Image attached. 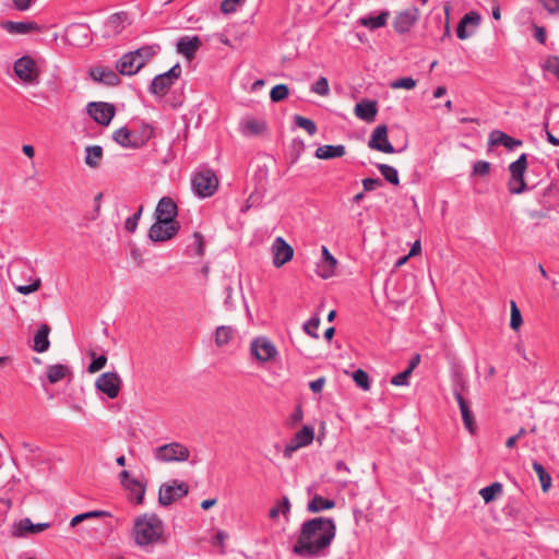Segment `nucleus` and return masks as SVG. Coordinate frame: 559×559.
<instances>
[{
	"mask_svg": "<svg viewBox=\"0 0 559 559\" xmlns=\"http://www.w3.org/2000/svg\"><path fill=\"white\" fill-rule=\"evenodd\" d=\"M336 535V525L332 518H313L305 521L299 530L293 554L301 559H320L330 554V547Z\"/></svg>",
	"mask_w": 559,
	"mask_h": 559,
	"instance_id": "1",
	"label": "nucleus"
},
{
	"mask_svg": "<svg viewBox=\"0 0 559 559\" xmlns=\"http://www.w3.org/2000/svg\"><path fill=\"white\" fill-rule=\"evenodd\" d=\"M164 523L154 513L139 515L134 520L132 536L134 543L145 552H152L157 544H164Z\"/></svg>",
	"mask_w": 559,
	"mask_h": 559,
	"instance_id": "2",
	"label": "nucleus"
},
{
	"mask_svg": "<svg viewBox=\"0 0 559 559\" xmlns=\"http://www.w3.org/2000/svg\"><path fill=\"white\" fill-rule=\"evenodd\" d=\"M191 187L199 198H210L218 188V179L212 169H202L192 175Z\"/></svg>",
	"mask_w": 559,
	"mask_h": 559,
	"instance_id": "3",
	"label": "nucleus"
},
{
	"mask_svg": "<svg viewBox=\"0 0 559 559\" xmlns=\"http://www.w3.org/2000/svg\"><path fill=\"white\" fill-rule=\"evenodd\" d=\"M181 66L177 62L168 71L157 74L148 86V92L157 98H163L168 94L181 75Z\"/></svg>",
	"mask_w": 559,
	"mask_h": 559,
	"instance_id": "4",
	"label": "nucleus"
},
{
	"mask_svg": "<svg viewBox=\"0 0 559 559\" xmlns=\"http://www.w3.org/2000/svg\"><path fill=\"white\" fill-rule=\"evenodd\" d=\"M189 492V486L185 481L173 479L169 483H165L159 487L158 502L160 506L167 507L178 499L187 496Z\"/></svg>",
	"mask_w": 559,
	"mask_h": 559,
	"instance_id": "5",
	"label": "nucleus"
},
{
	"mask_svg": "<svg viewBox=\"0 0 559 559\" xmlns=\"http://www.w3.org/2000/svg\"><path fill=\"white\" fill-rule=\"evenodd\" d=\"M189 449L179 443L171 442L156 448L155 459L158 462L170 463V462H185L189 459Z\"/></svg>",
	"mask_w": 559,
	"mask_h": 559,
	"instance_id": "6",
	"label": "nucleus"
},
{
	"mask_svg": "<svg viewBox=\"0 0 559 559\" xmlns=\"http://www.w3.org/2000/svg\"><path fill=\"white\" fill-rule=\"evenodd\" d=\"M15 75L23 82L36 85L39 83V71L36 61L29 56L19 58L13 66Z\"/></svg>",
	"mask_w": 559,
	"mask_h": 559,
	"instance_id": "7",
	"label": "nucleus"
},
{
	"mask_svg": "<svg viewBox=\"0 0 559 559\" xmlns=\"http://www.w3.org/2000/svg\"><path fill=\"white\" fill-rule=\"evenodd\" d=\"M179 229V223L155 219L148 229L147 237L153 242H164L173 239L178 234Z\"/></svg>",
	"mask_w": 559,
	"mask_h": 559,
	"instance_id": "8",
	"label": "nucleus"
},
{
	"mask_svg": "<svg viewBox=\"0 0 559 559\" xmlns=\"http://www.w3.org/2000/svg\"><path fill=\"white\" fill-rule=\"evenodd\" d=\"M250 353L260 362H267L278 354L275 345L266 336L253 338L250 344Z\"/></svg>",
	"mask_w": 559,
	"mask_h": 559,
	"instance_id": "9",
	"label": "nucleus"
},
{
	"mask_svg": "<svg viewBox=\"0 0 559 559\" xmlns=\"http://www.w3.org/2000/svg\"><path fill=\"white\" fill-rule=\"evenodd\" d=\"M122 380L115 371H108L100 374L96 382L95 388L107 395V397L116 399L121 390Z\"/></svg>",
	"mask_w": 559,
	"mask_h": 559,
	"instance_id": "10",
	"label": "nucleus"
},
{
	"mask_svg": "<svg viewBox=\"0 0 559 559\" xmlns=\"http://www.w3.org/2000/svg\"><path fill=\"white\" fill-rule=\"evenodd\" d=\"M91 118L102 126H108L115 116V107L109 103L91 102L86 106Z\"/></svg>",
	"mask_w": 559,
	"mask_h": 559,
	"instance_id": "11",
	"label": "nucleus"
},
{
	"mask_svg": "<svg viewBox=\"0 0 559 559\" xmlns=\"http://www.w3.org/2000/svg\"><path fill=\"white\" fill-rule=\"evenodd\" d=\"M67 40L78 47H84L93 40L91 28L84 23H73L66 29Z\"/></svg>",
	"mask_w": 559,
	"mask_h": 559,
	"instance_id": "12",
	"label": "nucleus"
},
{
	"mask_svg": "<svg viewBox=\"0 0 559 559\" xmlns=\"http://www.w3.org/2000/svg\"><path fill=\"white\" fill-rule=\"evenodd\" d=\"M368 146L371 150L386 154H393L396 152L388 139V127L385 124H380L372 131L368 141Z\"/></svg>",
	"mask_w": 559,
	"mask_h": 559,
	"instance_id": "13",
	"label": "nucleus"
},
{
	"mask_svg": "<svg viewBox=\"0 0 559 559\" xmlns=\"http://www.w3.org/2000/svg\"><path fill=\"white\" fill-rule=\"evenodd\" d=\"M273 265L281 267L289 262L294 257L293 247L283 238L276 237L271 246Z\"/></svg>",
	"mask_w": 559,
	"mask_h": 559,
	"instance_id": "14",
	"label": "nucleus"
},
{
	"mask_svg": "<svg viewBox=\"0 0 559 559\" xmlns=\"http://www.w3.org/2000/svg\"><path fill=\"white\" fill-rule=\"evenodd\" d=\"M419 19V11L412 7L396 14L393 21V28L399 34H405L411 31Z\"/></svg>",
	"mask_w": 559,
	"mask_h": 559,
	"instance_id": "15",
	"label": "nucleus"
},
{
	"mask_svg": "<svg viewBox=\"0 0 559 559\" xmlns=\"http://www.w3.org/2000/svg\"><path fill=\"white\" fill-rule=\"evenodd\" d=\"M155 219L166 221L168 223H179L177 221L178 216V206L177 203L170 197H163L158 201L155 213Z\"/></svg>",
	"mask_w": 559,
	"mask_h": 559,
	"instance_id": "16",
	"label": "nucleus"
},
{
	"mask_svg": "<svg viewBox=\"0 0 559 559\" xmlns=\"http://www.w3.org/2000/svg\"><path fill=\"white\" fill-rule=\"evenodd\" d=\"M321 259L317 263V275L321 278H330L335 274V269L337 265V260L332 255L326 246H322L321 248Z\"/></svg>",
	"mask_w": 559,
	"mask_h": 559,
	"instance_id": "17",
	"label": "nucleus"
},
{
	"mask_svg": "<svg viewBox=\"0 0 559 559\" xmlns=\"http://www.w3.org/2000/svg\"><path fill=\"white\" fill-rule=\"evenodd\" d=\"M143 68V60L138 59L132 51L124 53L116 62L117 71L122 75H134Z\"/></svg>",
	"mask_w": 559,
	"mask_h": 559,
	"instance_id": "18",
	"label": "nucleus"
},
{
	"mask_svg": "<svg viewBox=\"0 0 559 559\" xmlns=\"http://www.w3.org/2000/svg\"><path fill=\"white\" fill-rule=\"evenodd\" d=\"M201 45L202 41L198 36H181L177 39L176 49L178 53L191 60L194 58Z\"/></svg>",
	"mask_w": 559,
	"mask_h": 559,
	"instance_id": "19",
	"label": "nucleus"
},
{
	"mask_svg": "<svg viewBox=\"0 0 559 559\" xmlns=\"http://www.w3.org/2000/svg\"><path fill=\"white\" fill-rule=\"evenodd\" d=\"M49 527L50 523L48 522L34 524L28 518H25L13 525V535L23 537L27 534H38Z\"/></svg>",
	"mask_w": 559,
	"mask_h": 559,
	"instance_id": "20",
	"label": "nucleus"
},
{
	"mask_svg": "<svg viewBox=\"0 0 559 559\" xmlns=\"http://www.w3.org/2000/svg\"><path fill=\"white\" fill-rule=\"evenodd\" d=\"M523 144L522 140L514 139L500 130H493L489 133L488 145L498 146L502 145L509 151H513Z\"/></svg>",
	"mask_w": 559,
	"mask_h": 559,
	"instance_id": "21",
	"label": "nucleus"
},
{
	"mask_svg": "<svg viewBox=\"0 0 559 559\" xmlns=\"http://www.w3.org/2000/svg\"><path fill=\"white\" fill-rule=\"evenodd\" d=\"M90 76L98 83L107 86H117L120 83L119 75L111 69L105 67H95L90 70Z\"/></svg>",
	"mask_w": 559,
	"mask_h": 559,
	"instance_id": "22",
	"label": "nucleus"
},
{
	"mask_svg": "<svg viewBox=\"0 0 559 559\" xmlns=\"http://www.w3.org/2000/svg\"><path fill=\"white\" fill-rule=\"evenodd\" d=\"M0 26L12 35H26L39 28L37 23L28 21H3Z\"/></svg>",
	"mask_w": 559,
	"mask_h": 559,
	"instance_id": "23",
	"label": "nucleus"
},
{
	"mask_svg": "<svg viewBox=\"0 0 559 559\" xmlns=\"http://www.w3.org/2000/svg\"><path fill=\"white\" fill-rule=\"evenodd\" d=\"M354 112L357 118L366 122L373 121L378 114L377 102L364 99L356 104Z\"/></svg>",
	"mask_w": 559,
	"mask_h": 559,
	"instance_id": "24",
	"label": "nucleus"
},
{
	"mask_svg": "<svg viewBox=\"0 0 559 559\" xmlns=\"http://www.w3.org/2000/svg\"><path fill=\"white\" fill-rule=\"evenodd\" d=\"M480 23V15L475 11H469L461 19L456 28V36L459 39H466L469 37V33L466 32V26L468 24L473 26H478Z\"/></svg>",
	"mask_w": 559,
	"mask_h": 559,
	"instance_id": "25",
	"label": "nucleus"
},
{
	"mask_svg": "<svg viewBox=\"0 0 559 559\" xmlns=\"http://www.w3.org/2000/svg\"><path fill=\"white\" fill-rule=\"evenodd\" d=\"M346 153L345 145L337 144V145H331L325 144L321 145L316 150L314 156L319 159H331L336 157H342Z\"/></svg>",
	"mask_w": 559,
	"mask_h": 559,
	"instance_id": "26",
	"label": "nucleus"
},
{
	"mask_svg": "<svg viewBox=\"0 0 559 559\" xmlns=\"http://www.w3.org/2000/svg\"><path fill=\"white\" fill-rule=\"evenodd\" d=\"M112 139L122 147L126 148H138V145L134 139V131L130 130L128 127H121L116 130L112 134Z\"/></svg>",
	"mask_w": 559,
	"mask_h": 559,
	"instance_id": "27",
	"label": "nucleus"
},
{
	"mask_svg": "<svg viewBox=\"0 0 559 559\" xmlns=\"http://www.w3.org/2000/svg\"><path fill=\"white\" fill-rule=\"evenodd\" d=\"M457 404L461 411L463 424L465 428L471 432L474 433L475 431V418L474 414L471 411L467 401L464 399V396L457 395Z\"/></svg>",
	"mask_w": 559,
	"mask_h": 559,
	"instance_id": "28",
	"label": "nucleus"
},
{
	"mask_svg": "<svg viewBox=\"0 0 559 559\" xmlns=\"http://www.w3.org/2000/svg\"><path fill=\"white\" fill-rule=\"evenodd\" d=\"M50 329L47 324H43L34 336V350L37 353H44L48 350L50 346L49 342Z\"/></svg>",
	"mask_w": 559,
	"mask_h": 559,
	"instance_id": "29",
	"label": "nucleus"
},
{
	"mask_svg": "<svg viewBox=\"0 0 559 559\" xmlns=\"http://www.w3.org/2000/svg\"><path fill=\"white\" fill-rule=\"evenodd\" d=\"M236 334V329L231 325H219L214 333V342L216 346L222 347L227 345Z\"/></svg>",
	"mask_w": 559,
	"mask_h": 559,
	"instance_id": "30",
	"label": "nucleus"
},
{
	"mask_svg": "<svg viewBox=\"0 0 559 559\" xmlns=\"http://www.w3.org/2000/svg\"><path fill=\"white\" fill-rule=\"evenodd\" d=\"M335 507V501L332 499L323 498L320 495H316L307 504V510L311 513H319L324 510H330Z\"/></svg>",
	"mask_w": 559,
	"mask_h": 559,
	"instance_id": "31",
	"label": "nucleus"
},
{
	"mask_svg": "<svg viewBox=\"0 0 559 559\" xmlns=\"http://www.w3.org/2000/svg\"><path fill=\"white\" fill-rule=\"evenodd\" d=\"M265 129V123L257 118L250 117L241 122V132L246 136L260 134Z\"/></svg>",
	"mask_w": 559,
	"mask_h": 559,
	"instance_id": "32",
	"label": "nucleus"
},
{
	"mask_svg": "<svg viewBox=\"0 0 559 559\" xmlns=\"http://www.w3.org/2000/svg\"><path fill=\"white\" fill-rule=\"evenodd\" d=\"M134 131V139L136 143H133L134 145H138V148L143 147L154 135V128L146 122H142L139 128Z\"/></svg>",
	"mask_w": 559,
	"mask_h": 559,
	"instance_id": "33",
	"label": "nucleus"
},
{
	"mask_svg": "<svg viewBox=\"0 0 559 559\" xmlns=\"http://www.w3.org/2000/svg\"><path fill=\"white\" fill-rule=\"evenodd\" d=\"M124 488L132 496V501L136 504L143 503L144 495H145V485L139 479L132 478Z\"/></svg>",
	"mask_w": 559,
	"mask_h": 559,
	"instance_id": "34",
	"label": "nucleus"
},
{
	"mask_svg": "<svg viewBox=\"0 0 559 559\" xmlns=\"http://www.w3.org/2000/svg\"><path fill=\"white\" fill-rule=\"evenodd\" d=\"M389 12L383 11L378 15L364 16L359 20V23L369 29L373 31L380 28L386 24Z\"/></svg>",
	"mask_w": 559,
	"mask_h": 559,
	"instance_id": "35",
	"label": "nucleus"
},
{
	"mask_svg": "<svg viewBox=\"0 0 559 559\" xmlns=\"http://www.w3.org/2000/svg\"><path fill=\"white\" fill-rule=\"evenodd\" d=\"M527 169V154L522 153L516 160L509 165L510 176L514 179L524 178Z\"/></svg>",
	"mask_w": 559,
	"mask_h": 559,
	"instance_id": "36",
	"label": "nucleus"
},
{
	"mask_svg": "<svg viewBox=\"0 0 559 559\" xmlns=\"http://www.w3.org/2000/svg\"><path fill=\"white\" fill-rule=\"evenodd\" d=\"M103 157V147L99 145H90L85 147V164L90 167H97Z\"/></svg>",
	"mask_w": 559,
	"mask_h": 559,
	"instance_id": "37",
	"label": "nucleus"
},
{
	"mask_svg": "<svg viewBox=\"0 0 559 559\" xmlns=\"http://www.w3.org/2000/svg\"><path fill=\"white\" fill-rule=\"evenodd\" d=\"M532 467L534 472L537 474L542 489L544 492H547L551 486V476L549 473L545 469L543 464H540L537 461H533Z\"/></svg>",
	"mask_w": 559,
	"mask_h": 559,
	"instance_id": "38",
	"label": "nucleus"
},
{
	"mask_svg": "<svg viewBox=\"0 0 559 559\" xmlns=\"http://www.w3.org/2000/svg\"><path fill=\"white\" fill-rule=\"evenodd\" d=\"M68 371L69 369L66 365H50L47 368V379L50 383H57L66 377Z\"/></svg>",
	"mask_w": 559,
	"mask_h": 559,
	"instance_id": "39",
	"label": "nucleus"
},
{
	"mask_svg": "<svg viewBox=\"0 0 559 559\" xmlns=\"http://www.w3.org/2000/svg\"><path fill=\"white\" fill-rule=\"evenodd\" d=\"M314 438V429L311 426H304L294 436V440L301 447H307L312 443Z\"/></svg>",
	"mask_w": 559,
	"mask_h": 559,
	"instance_id": "40",
	"label": "nucleus"
},
{
	"mask_svg": "<svg viewBox=\"0 0 559 559\" xmlns=\"http://www.w3.org/2000/svg\"><path fill=\"white\" fill-rule=\"evenodd\" d=\"M280 513H282L285 518H287L290 513V502L287 496H283L282 500L277 501L276 504L271 508L269 516L271 519H276Z\"/></svg>",
	"mask_w": 559,
	"mask_h": 559,
	"instance_id": "41",
	"label": "nucleus"
},
{
	"mask_svg": "<svg viewBox=\"0 0 559 559\" xmlns=\"http://www.w3.org/2000/svg\"><path fill=\"white\" fill-rule=\"evenodd\" d=\"M502 493V485L498 481L492 483L489 486H486L479 490L480 497L484 499L486 503L495 500L497 496Z\"/></svg>",
	"mask_w": 559,
	"mask_h": 559,
	"instance_id": "42",
	"label": "nucleus"
},
{
	"mask_svg": "<svg viewBox=\"0 0 559 559\" xmlns=\"http://www.w3.org/2000/svg\"><path fill=\"white\" fill-rule=\"evenodd\" d=\"M467 389V381L463 373L455 372L452 378V392L455 401H457L459 396H464V392Z\"/></svg>",
	"mask_w": 559,
	"mask_h": 559,
	"instance_id": "43",
	"label": "nucleus"
},
{
	"mask_svg": "<svg viewBox=\"0 0 559 559\" xmlns=\"http://www.w3.org/2000/svg\"><path fill=\"white\" fill-rule=\"evenodd\" d=\"M376 166L388 182L394 186H397L400 183L399 173L396 168L386 164H377Z\"/></svg>",
	"mask_w": 559,
	"mask_h": 559,
	"instance_id": "44",
	"label": "nucleus"
},
{
	"mask_svg": "<svg viewBox=\"0 0 559 559\" xmlns=\"http://www.w3.org/2000/svg\"><path fill=\"white\" fill-rule=\"evenodd\" d=\"M159 50L158 45L154 46H143L132 51V53L138 58L143 60V67L146 64V62L157 53Z\"/></svg>",
	"mask_w": 559,
	"mask_h": 559,
	"instance_id": "45",
	"label": "nucleus"
},
{
	"mask_svg": "<svg viewBox=\"0 0 559 559\" xmlns=\"http://www.w3.org/2000/svg\"><path fill=\"white\" fill-rule=\"evenodd\" d=\"M294 121L297 127L306 130L309 135H314L318 131L317 124L314 123L313 120L309 118L302 117L300 115H295Z\"/></svg>",
	"mask_w": 559,
	"mask_h": 559,
	"instance_id": "46",
	"label": "nucleus"
},
{
	"mask_svg": "<svg viewBox=\"0 0 559 559\" xmlns=\"http://www.w3.org/2000/svg\"><path fill=\"white\" fill-rule=\"evenodd\" d=\"M353 380L354 382L356 383V385L360 389H362L364 391H369L370 390V378H369V374L362 370V369H357L353 372Z\"/></svg>",
	"mask_w": 559,
	"mask_h": 559,
	"instance_id": "47",
	"label": "nucleus"
},
{
	"mask_svg": "<svg viewBox=\"0 0 559 559\" xmlns=\"http://www.w3.org/2000/svg\"><path fill=\"white\" fill-rule=\"evenodd\" d=\"M319 326L320 318L318 316H313L304 323L302 329L309 336L318 340L320 337L318 333Z\"/></svg>",
	"mask_w": 559,
	"mask_h": 559,
	"instance_id": "48",
	"label": "nucleus"
},
{
	"mask_svg": "<svg viewBox=\"0 0 559 559\" xmlns=\"http://www.w3.org/2000/svg\"><path fill=\"white\" fill-rule=\"evenodd\" d=\"M530 188L527 187V183L525 182L524 178L514 179L510 176V179L508 181V190L511 194H521L525 191H527Z\"/></svg>",
	"mask_w": 559,
	"mask_h": 559,
	"instance_id": "49",
	"label": "nucleus"
},
{
	"mask_svg": "<svg viewBox=\"0 0 559 559\" xmlns=\"http://www.w3.org/2000/svg\"><path fill=\"white\" fill-rule=\"evenodd\" d=\"M289 95V88L286 84H277L271 88L270 98L273 103L284 100Z\"/></svg>",
	"mask_w": 559,
	"mask_h": 559,
	"instance_id": "50",
	"label": "nucleus"
},
{
	"mask_svg": "<svg viewBox=\"0 0 559 559\" xmlns=\"http://www.w3.org/2000/svg\"><path fill=\"white\" fill-rule=\"evenodd\" d=\"M511 308V319H510V328L514 331H518L523 323L521 311L514 300L510 302Z\"/></svg>",
	"mask_w": 559,
	"mask_h": 559,
	"instance_id": "51",
	"label": "nucleus"
},
{
	"mask_svg": "<svg viewBox=\"0 0 559 559\" xmlns=\"http://www.w3.org/2000/svg\"><path fill=\"white\" fill-rule=\"evenodd\" d=\"M310 91L320 96H328L330 94L329 82L325 76H320L310 87Z\"/></svg>",
	"mask_w": 559,
	"mask_h": 559,
	"instance_id": "52",
	"label": "nucleus"
},
{
	"mask_svg": "<svg viewBox=\"0 0 559 559\" xmlns=\"http://www.w3.org/2000/svg\"><path fill=\"white\" fill-rule=\"evenodd\" d=\"M143 213V205H140L138 211L126 219L124 228L128 233H135L139 221Z\"/></svg>",
	"mask_w": 559,
	"mask_h": 559,
	"instance_id": "53",
	"label": "nucleus"
},
{
	"mask_svg": "<svg viewBox=\"0 0 559 559\" xmlns=\"http://www.w3.org/2000/svg\"><path fill=\"white\" fill-rule=\"evenodd\" d=\"M391 88L397 90V88H405V90H412L416 86V80H414L411 76H404L400 78L397 80H394L390 83Z\"/></svg>",
	"mask_w": 559,
	"mask_h": 559,
	"instance_id": "54",
	"label": "nucleus"
},
{
	"mask_svg": "<svg viewBox=\"0 0 559 559\" xmlns=\"http://www.w3.org/2000/svg\"><path fill=\"white\" fill-rule=\"evenodd\" d=\"M91 356L93 357V360L91 361V364L87 367V371L90 373H95V372L102 370L106 366L107 357L105 355H99L96 357L95 353H92Z\"/></svg>",
	"mask_w": 559,
	"mask_h": 559,
	"instance_id": "55",
	"label": "nucleus"
},
{
	"mask_svg": "<svg viewBox=\"0 0 559 559\" xmlns=\"http://www.w3.org/2000/svg\"><path fill=\"white\" fill-rule=\"evenodd\" d=\"M193 241L192 245L189 246V249L193 250L194 255L201 257L204 253V239L203 236L195 231L192 235Z\"/></svg>",
	"mask_w": 559,
	"mask_h": 559,
	"instance_id": "56",
	"label": "nucleus"
},
{
	"mask_svg": "<svg viewBox=\"0 0 559 559\" xmlns=\"http://www.w3.org/2000/svg\"><path fill=\"white\" fill-rule=\"evenodd\" d=\"M127 20L126 13H115L108 20V25L111 26L116 32H120L123 26L121 25Z\"/></svg>",
	"mask_w": 559,
	"mask_h": 559,
	"instance_id": "57",
	"label": "nucleus"
},
{
	"mask_svg": "<svg viewBox=\"0 0 559 559\" xmlns=\"http://www.w3.org/2000/svg\"><path fill=\"white\" fill-rule=\"evenodd\" d=\"M411 376H412V372L409 370L405 369L404 371L392 377L391 384H393L395 386L408 385V383H409L408 379Z\"/></svg>",
	"mask_w": 559,
	"mask_h": 559,
	"instance_id": "58",
	"label": "nucleus"
},
{
	"mask_svg": "<svg viewBox=\"0 0 559 559\" xmlns=\"http://www.w3.org/2000/svg\"><path fill=\"white\" fill-rule=\"evenodd\" d=\"M546 138L549 143L559 146V119L552 123L551 130L546 128Z\"/></svg>",
	"mask_w": 559,
	"mask_h": 559,
	"instance_id": "59",
	"label": "nucleus"
},
{
	"mask_svg": "<svg viewBox=\"0 0 559 559\" xmlns=\"http://www.w3.org/2000/svg\"><path fill=\"white\" fill-rule=\"evenodd\" d=\"M102 514H104V512H102V511H88V512H85V513L76 514L75 516L72 518V520L70 522V526L74 527L79 523H81L82 521H86V519L96 518V516H99Z\"/></svg>",
	"mask_w": 559,
	"mask_h": 559,
	"instance_id": "60",
	"label": "nucleus"
},
{
	"mask_svg": "<svg viewBox=\"0 0 559 559\" xmlns=\"http://www.w3.org/2000/svg\"><path fill=\"white\" fill-rule=\"evenodd\" d=\"M490 173V163L486 160H477L473 165V175L486 176Z\"/></svg>",
	"mask_w": 559,
	"mask_h": 559,
	"instance_id": "61",
	"label": "nucleus"
},
{
	"mask_svg": "<svg viewBox=\"0 0 559 559\" xmlns=\"http://www.w3.org/2000/svg\"><path fill=\"white\" fill-rule=\"evenodd\" d=\"M40 286V280H36L35 282L27 285H19L15 289L22 295H29L36 292Z\"/></svg>",
	"mask_w": 559,
	"mask_h": 559,
	"instance_id": "62",
	"label": "nucleus"
},
{
	"mask_svg": "<svg viewBox=\"0 0 559 559\" xmlns=\"http://www.w3.org/2000/svg\"><path fill=\"white\" fill-rule=\"evenodd\" d=\"M361 183L364 191L369 192L377 189L378 187H381L382 180L380 178H365L362 179Z\"/></svg>",
	"mask_w": 559,
	"mask_h": 559,
	"instance_id": "63",
	"label": "nucleus"
},
{
	"mask_svg": "<svg viewBox=\"0 0 559 559\" xmlns=\"http://www.w3.org/2000/svg\"><path fill=\"white\" fill-rule=\"evenodd\" d=\"M549 14H559V0H539Z\"/></svg>",
	"mask_w": 559,
	"mask_h": 559,
	"instance_id": "64",
	"label": "nucleus"
}]
</instances>
